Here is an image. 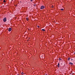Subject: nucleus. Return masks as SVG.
Masks as SVG:
<instances>
[{
	"instance_id": "nucleus-1",
	"label": "nucleus",
	"mask_w": 75,
	"mask_h": 75,
	"mask_svg": "<svg viewBox=\"0 0 75 75\" xmlns=\"http://www.w3.org/2000/svg\"><path fill=\"white\" fill-rule=\"evenodd\" d=\"M44 8H45V6H41L40 9H41V10H42V9H44Z\"/></svg>"
},
{
	"instance_id": "nucleus-2",
	"label": "nucleus",
	"mask_w": 75,
	"mask_h": 75,
	"mask_svg": "<svg viewBox=\"0 0 75 75\" xmlns=\"http://www.w3.org/2000/svg\"><path fill=\"white\" fill-rule=\"evenodd\" d=\"M3 21L4 22H6V21H7V19H6V18H5L3 19Z\"/></svg>"
},
{
	"instance_id": "nucleus-3",
	"label": "nucleus",
	"mask_w": 75,
	"mask_h": 75,
	"mask_svg": "<svg viewBox=\"0 0 75 75\" xmlns=\"http://www.w3.org/2000/svg\"><path fill=\"white\" fill-rule=\"evenodd\" d=\"M11 30H12L11 28H9L8 30V31L9 32L11 31Z\"/></svg>"
},
{
	"instance_id": "nucleus-4",
	"label": "nucleus",
	"mask_w": 75,
	"mask_h": 75,
	"mask_svg": "<svg viewBox=\"0 0 75 75\" xmlns=\"http://www.w3.org/2000/svg\"><path fill=\"white\" fill-rule=\"evenodd\" d=\"M69 64H70V65H74V64H73V63H72L71 62H70L69 63Z\"/></svg>"
},
{
	"instance_id": "nucleus-5",
	"label": "nucleus",
	"mask_w": 75,
	"mask_h": 75,
	"mask_svg": "<svg viewBox=\"0 0 75 75\" xmlns=\"http://www.w3.org/2000/svg\"><path fill=\"white\" fill-rule=\"evenodd\" d=\"M58 68L59 67V63H58Z\"/></svg>"
},
{
	"instance_id": "nucleus-6",
	"label": "nucleus",
	"mask_w": 75,
	"mask_h": 75,
	"mask_svg": "<svg viewBox=\"0 0 75 75\" xmlns=\"http://www.w3.org/2000/svg\"><path fill=\"white\" fill-rule=\"evenodd\" d=\"M42 31H45V30L44 29H42Z\"/></svg>"
},
{
	"instance_id": "nucleus-7",
	"label": "nucleus",
	"mask_w": 75,
	"mask_h": 75,
	"mask_svg": "<svg viewBox=\"0 0 75 75\" xmlns=\"http://www.w3.org/2000/svg\"><path fill=\"white\" fill-rule=\"evenodd\" d=\"M26 18V20L27 21H28V18Z\"/></svg>"
},
{
	"instance_id": "nucleus-8",
	"label": "nucleus",
	"mask_w": 75,
	"mask_h": 75,
	"mask_svg": "<svg viewBox=\"0 0 75 75\" xmlns=\"http://www.w3.org/2000/svg\"><path fill=\"white\" fill-rule=\"evenodd\" d=\"M21 74H22V75H24V73H23V72H22L21 73Z\"/></svg>"
},
{
	"instance_id": "nucleus-9",
	"label": "nucleus",
	"mask_w": 75,
	"mask_h": 75,
	"mask_svg": "<svg viewBox=\"0 0 75 75\" xmlns=\"http://www.w3.org/2000/svg\"><path fill=\"white\" fill-rule=\"evenodd\" d=\"M59 59L60 61H61L62 60V59H61V58H59Z\"/></svg>"
},
{
	"instance_id": "nucleus-10",
	"label": "nucleus",
	"mask_w": 75,
	"mask_h": 75,
	"mask_svg": "<svg viewBox=\"0 0 75 75\" xmlns=\"http://www.w3.org/2000/svg\"><path fill=\"white\" fill-rule=\"evenodd\" d=\"M70 59V58H68V61H69V60Z\"/></svg>"
},
{
	"instance_id": "nucleus-11",
	"label": "nucleus",
	"mask_w": 75,
	"mask_h": 75,
	"mask_svg": "<svg viewBox=\"0 0 75 75\" xmlns=\"http://www.w3.org/2000/svg\"><path fill=\"white\" fill-rule=\"evenodd\" d=\"M4 3H5L6 2V0H4L3 1Z\"/></svg>"
},
{
	"instance_id": "nucleus-12",
	"label": "nucleus",
	"mask_w": 75,
	"mask_h": 75,
	"mask_svg": "<svg viewBox=\"0 0 75 75\" xmlns=\"http://www.w3.org/2000/svg\"><path fill=\"white\" fill-rule=\"evenodd\" d=\"M54 6L53 5H52V8H54Z\"/></svg>"
},
{
	"instance_id": "nucleus-13",
	"label": "nucleus",
	"mask_w": 75,
	"mask_h": 75,
	"mask_svg": "<svg viewBox=\"0 0 75 75\" xmlns=\"http://www.w3.org/2000/svg\"><path fill=\"white\" fill-rule=\"evenodd\" d=\"M36 4H34V5H33V6H36Z\"/></svg>"
},
{
	"instance_id": "nucleus-14",
	"label": "nucleus",
	"mask_w": 75,
	"mask_h": 75,
	"mask_svg": "<svg viewBox=\"0 0 75 75\" xmlns=\"http://www.w3.org/2000/svg\"><path fill=\"white\" fill-rule=\"evenodd\" d=\"M60 10H64V9H63V8L61 9Z\"/></svg>"
},
{
	"instance_id": "nucleus-15",
	"label": "nucleus",
	"mask_w": 75,
	"mask_h": 75,
	"mask_svg": "<svg viewBox=\"0 0 75 75\" xmlns=\"http://www.w3.org/2000/svg\"><path fill=\"white\" fill-rule=\"evenodd\" d=\"M71 61H73V59H71Z\"/></svg>"
},
{
	"instance_id": "nucleus-16",
	"label": "nucleus",
	"mask_w": 75,
	"mask_h": 75,
	"mask_svg": "<svg viewBox=\"0 0 75 75\" xmlns=\"http://www.w3.org/2000/svg\"><path fill=\"white\" fill-rule=\"evenodd\" d=\"M30 1L31 2L33 1V0H30Z\"/></svg>"
},
{
	"instance_id": "nucleus-17",
	"label": "nucleus",
	"mask_w": 75,
	"mask_h": 75,
	"mask_svg": "<svg viewBox=\"0 0 75 75\" xmlns=\"http://www.w3.org/2000/svg\"><path fill=\"white\" fill-rule=\"evenodd\" d=\"M38 28H39V27H40V26H39L38 25Z\"/></svg>"
},
{
	"instance_id": "nucleus-18",
	"label": "nucleus",
	"mask_w": 75,
	"mask_h": 75,
	"mask_svg": "<svg viewBox=\"0 0 75 75\" xmlns=\"http://www.w3.org/2000/svg\"><path fill=\"white\" fill-rule=\"evenodd\" d=\"M45 75H48L47 74H46Z\"/></svg>"
},
{
	"instance_id": "nucleus-19",
	"label": "nucleus",
	"mask_w": 75,
	"mask_h": 75,
	"mask_svg": "<svg viewBox=\"0 0 75 75\" xmlns=\"http://www.w3.org/2000/svg\"><path fill=\"white\" fill-rule=\"evenodd\" d=\"M74 54H75V52L74 53Z\"/></svg>"
}]
</instances>
